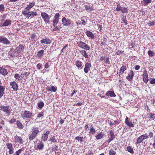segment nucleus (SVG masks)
Listing matches in <instances>:
<instances>
[{"instance_id":"nucleus-1","label":"nucleus","mask_w":155,"mask_h":155,"mask_svg":"<svg viewBox=\"0 0 155 155\" xmlns=\"http://www.w3.org/2000/svg\"><path fill=\"white\" fill-rule=\"evenodd\" d=\"M22 14L24 15L27 18L29 19L31 17H33L38 15L37 13L34 12H27L26 11H23Z\"/></svg>"},{"instance_id":"nucleus-2","label":"nucleus","mask_w":155,"mask_h":155,"mask_svg":"<svg viewBox=\"0 0 155 155\" xmlns=\"http://www.w3.org/2000/svg\"><path fill=\"white\" fill-rule=\"evenodd\" d=\"M32 114L28 110L22 111L21 112V116L24 119L29 118L31 117Z\"/></svg>"},{"instance_id":"nucleus-3","label":"nucleus","mask_w":155,"mask_h":155,"mask_svg":"<svg viewBox=\"0 0 155 155\" xmlns=\"http://www.w3.org/2000/svg\"><path fill=\"white\" fill-rule=\"evenodd\" d=\"M11 107L9 106H0V110H2L5 112H6L8 116L10 114V110L11 109Z\"/></svg>"},{"instance_id":"nucleus-4","label":"nucleus","mask_w":155,"mask_h":155,"mask_svg":"<svg viewBox=\"0 0 155 155\" xmlns=\"http://www.w3.org/2000/svg\"><path fill=\"white\" fill-rule=\"evenodd\" d=\"M77 44L80 48L84 49L89 50L90 49V47L88 45L82 41L78 42Z\"/></svg>"},{"instance_id":"nucleus-5","label":"nucleus","mask_w":155,"mask_h":155,"mask_svg":"<svg viewBox=\"0 0 155 155\" xmlns=\"http://www.w3.org/2000/svg\"><path fill=\"white\" fill-rule=\"evenodd\" d=\"M60 15L59 13H56L52 21L53 22V25L54 27L58 23L59 20Z\"/></svg>"},{"instance_id":"nucleus-6","label":"nucleus","mask_w":155,"mask_h":155,"mask_svg":"<svg viewBox=\"0 0 155 155\" xmlns=\"http://www.w3.org/2000/svg\"><path fill=\"white\" fill-rule=\"evenodd\" d=\"M41 16L45 22L48 23L49 21L50 18L49 15L45 12H42L41 13Z\"/></svg>"},{"instance_id":"nucleus-7","label":"nucleus","mask_w":155,"mask_h":155,"mask_svg":"<svg viewBox=\"0 0 155 155\" xmlns=\"http://www.w3.org/2000/svg\"><path fill=\"white\" fill-rule=\"evenodd\" d=\"M148 138V136L146 135V134L142 135L139 137L136 143V144L137 145V144L140 143L142 142L144 140Z\"/></svg>"},{"instance_id":"nucleus-8","label":"nucleus","mask_w":155,"mask_h":155,"mask_svg":"<svg viewBox=\"0 0 155 155\" xmlns=\"http://www.w3.org/2000/svg\"><path fill=\"white\" fill-rule=\"evenodd\" d=\"M62 24L64 26H67L70 25L71 23V22L69 19H67L65 17H63L61 20Z\"/></svg>"},{"instance_id":"nucleus-9","label":"nucleus","mask_w":155,"mask_h":155,"mask_svg":"<svg viewBox=\"0 0 155 155\" xmlns=\"http://www.w3.org/2000/svg\"><path fill=\"white\" fill-rule=\"evenodd\" d=\"M0 42L5 45H8L10 43V41L4 36L0 37Z\"/></svg>"},{"instance_id":"nucleus-10","label":"nucleus","mask_w":155,"mask_h":155,"mask_svg":"<svg viewBox=\"0 0 155 155\" xmlns=\"http://www.w3.org/2000/svg\"><path fill=\"white\" fill-rule=\"evenodd\" d=\"M50 131H47L45 132H44L43 134L42 135L41 137L42 140L44 141H46L48 137V135Z\"/></svg>"},{"instance_id":"nucleus-11","label":"nucleus","mask_w":155,"mask_h":155,"mask_svg":"<svg viewBox=\"0 0 155 155\" xmlns=\"http://www.w3.org/2000/svg\"><path fill=\"white\" fill-rule=\"evenodd\" d=\"M10 85L12 87V88L14 91H17L18 89L17 84L15 81L10 82Z\"/></svg>"},{"instance_id":"nucleus-12","label":"nucleus","mask_w":155,"mask_h":155,"mask_svg":"<svg viewBox=\"0 0 155 155\" xmlns=\"http://www.w3.org/2000/svg\"><path fill=\"white\" fill-rule=\"evenodd\" d=\"M128 76L126 77V78L129 81H131L134 76V73L132 71H130L128 74Z\"/></svg>"},{"instance_id":"nucleus-13","label":"nucleus","mask_w":155,"mask_h":155,"mask_svg":"<svg viewBox=\"0 0 155 155\" xmlns=\"http://www.w3.org/2000/svg\"><path fill=\"white\" fill-rule=\"evenodd\" d=\"M91 64L90 63H87L85 65V67L84 69V71L85 73H87L88 71L90 70Z\"/></svg>"},{"instance_id":"nucleus-14","label":"nucleus","mask_w":155,"mask_h":155,"mask_svg":"<svg viewBox=\"0 0 155 155\" xmlns=\"http://www.w3.org/2000/svg\"><path fill=\"white\" fill-rule=\"evenodd\" d=\"M40 42L42 44H50L51 42V40L48 38L43 39L40 41Z\"/></svg>"},{"instance_id":"nucleus-15","label":"nucleus","mask_w":155,"mask_h":155,"mask_svg":"<svg viewBox=\"0 0 155 155\" xmlns=\"http://www.w3.org/2000/svg\"><path fill=\"white\" fill-rule=\"evenodd\" d=\"M24 46L22 45H20L15 50L18 53H20L23 51Z\"/></svg>"},{"instance_id":"nucleus-16","label":"nucleus","mask_w":155,"mask_h":155,"mask_svg":"<svg viewBox=\"0 0 155 155\" xmlns=\"http://www.w3.org/2000/svg\"><path fill=\"white\" fill-rule=\"evenodd\" d=\"M0 73L4 76H5L8 74V72L6 69H5L2 67H0Z\"/></svg>"},{"instance_id":"nucleus-17","label":"nucleus","mask_w":155,"mask_h":155,"mask_svg":"<svg viewBox=\"0 0 155 155\" xmlns=\"http://www.w3.org/2000/svg\"><path fill=\"white\" fill-rule=\"evenodd\" d=\"M44 147V143L42 141H40L37 144V149L39 150H42L43 149Z\"/></svg>"},{"instance_id":"nucleus-18","label":"nucleus","mask_w":155,"mask_h":155,"mask_svg":"<svg viewBox=\"0 0 155 155\" xmlns=\"http://www.w3.org/2000/svg\"><path fill=\"white\" fill-rule=\"evenodd\" d=\"M15 138L16 141L20 144H22L24 142L21 137L16 136Z\"/></svg>"},{"instance_id":"nucleus-19","label":"nucleus","mask_w":155,"mask_h":155,"mask_svg":"<svg viewBox=\"0 0 155 155\" xmlns=\"http://www.w3.org/2000/svg\"><path fill=\"white\" fill-rule=\"evenodd\" d=\"M129 118L126 117L125 118V122L126 124L130 127H134V125L131 122H130L128 120Z\"/></svg>"},{"instance_id":"nucleus-20","label":"nucleus","mask_w":155,"mask_h":155,"mask_svg":"<svg viewBox=\"0 0 155 155\" xmlns=\"http://www.w3.org/2000/svg\"><path fill=\"white\" fill-rule=\"evenodd\" d=\"M106 95L107 96H110L111 97H114L116 96V95L114 91H107L106 93Z\"/></svg>"},{"instance_id":"nucleus-21","label":"nucleus","mask_w":155,"mask_h":155,"mask_svg":"<svg viewBox=\"0 0 155 155\" xmlns=\"http://www.w3.org/2000/svg\"><path fill=\"white\" fill-rule=\"evenodd\" d=\"M126 66L125 65H123L120 68L118 74L119 75L122 74L126 70Z\"/></svg>"},{"instance_id":"nucleus-22","label":"nucleus","mask_w":155,"mask_h":155,"mask_svg":"<svg viewBox=\"0 0 155 155\" xmlns=\"http://www.w3.org/2000/svg\"><path fill=\"white\" fill-rule=\"evenodd\" d=\"M80 53L85 58H89V56L86 53L85 50H82L80 52Z\"/></svg>"},{"instance_id":"nucleus-23","label":"nucleus","mask_w":155,"mask_h":155,"mask_svg":"<svg viewBox=\"0 0 155 155\" xmlns=\"http://www.w3.org/2000/svg\"><path fill=\"white\" fill-rule=\"evenodd\" d=\"M75 65L79 69H81L82 68V63L79 61H77L76 62Z\"/></svg>"},{"instance_id":"nucleus-24","label":"nucleus","mask_w":155,"mask_h":155,"mask_svg":"<svg viewBox=\"0 0 155 155\" xmlns=\"http://www.w3.org/2000/svg\"><path fill=\"white\" fill-rule=\"evenodd\" d=\"M86 34L87 36L93 39L94 38V36L93 33L89 31H87L86 32Z\"/></svg>"},{"instance_id":"nucleus-25","label":"nucleus","mask_w":155,"mask_h":155,"mask_svg":"<svg viewBox=\"0 0 155 155\" xmlns=\"http://www.w3.org/2000/svg\"><path fill=\"white\" fill-rule=\"evenodd\" d=\"M151 0H143L141 1V4L142 5L146 6L148 3H151Z\"/></svg>"},{"instance_id":"nucleus-26","label":"nucleus","mask_w":155,"mask_h":155,"mask_svg":"<svg viewBox=\"0 0 155 155\" xmlns=\"http://www.w3.org/2000/svg\"><path fill=\"white\" fill-rule=\"evenodd\" d=\"M35 3H30L29 5L26 7L25 9L26 11H29L31 8H32L35 5Z\"/></svg>"},{"instance_id":"nucleus-27","label":"nucleus","mask_w":155,"mask_h":155,"mask_svg":"<svg viewBox=\"0 0 155 155\" xmlns=\"http://www.w3.org/2000/svg\"><path fill=\"white\" fill-rule=\"evenodd\" d=\"M37 134L32 132L29 138V140L31 141L33 140L36 136Z\"/></svg>"},{"instance_id":"nucleus-28","label":"nucleus","mask_w":155,"mask_h":155,"mask_svg":"<svg viewBox=\"0 0 155 155\" xmlns=\"http://www.w3.org/2000/svg\"><path fill=\"white\" fill-rule=\"evenodd\" d=\"M16 123L18 127L20 129H22L23 128V126L20 122L19 120H17L16 121Z\"/></svg>"},{"instance_id":"nucleus-29","label":"nucleus","mask_w":155,"mask_h":155,"mask_svg":"<svg viewBox=\"0 0 155 155\" xmlns=\"http://www.w3.org/2000/svg\"><path fill=\"white\" fill-rule=\"evenodd\" d=\"M11 21L10 20L7 19L4 21L3 24V26H8L9 25L11 24Z\"/></svg>"},{"instance_id":"nucleus-30","label":"nucleus","mask_w":155,"mask_h":155,"mask_svg":"<svg viewBox=\"0 0 155 155\" xmlns=\"http://www.w3.org/2000/svg\"><path fill=\"white\" fill-rule=\"evenodd\" d=\"M44 51L43 50H41L38 52L37 56L39 58L41 57L44 55Z\"/></svg>"},{"instance_id":"nucleus-31","label":"nucleus","mask_w":155,"mask_h":155,"mask_svg":"<svg viewBox=\"0 0 155 155\" xmlns=\"http://www.w3.org/2000/svg\"><path fill=\"white\" fill-rule=\"evenodd\" d=\"M95 132V130L93 126L91 125L90 127V131L89 133L92 134H94Z\"/></svg>"},{"instance_id":"nucleus-32","label":"nucleus","mask_w":155,"mask_h":155,"mask_svg":"<svg viewBox=\"0 0 155 155\" xmlns=\"http://www.w3.org/2000/svg\"><path fill=\"white\" fill-rule=\"evenodd\" d=\"M117 123L118 124L119 123V120H117V121H114L112 120H110V123L109 124H110V125L111 126H112L113 125H115Z\"/></svg>"},{"instance_id":"nucleus-33","label":"nucleus","mask_w":155,"mask_h":155,"mask_svg":"<svg viewBox=\"0 0 155 155\" xmlns=\"http://www.w3.org/2000/svg\"><path fill=\"white\" fill-rule=\"evenodd\" d=\"M83 137H81L79 136H77L75 138V139L76 140L78 141V142H79L81 143L83 141Z\"/></svg>"},{"instance_id":"nucleus-34","label":"nucleus","mask_w":155,"mask_h":155,"mask_svg":"<svg viewBox=\"0 0 155 155\" xmlns=\"http://www.w3.org/2000/svg\"><path fill=\"white\" fill-rule=\"evenodd\" d=\"M57 87L56 86H52L51 87L50 91L55 92L57 91Z\"/></svg>"},{"instance_id":"nucleus-35","label":"nucleus","mask_w":155,"mask_h":155,"mask_svg":"<svg viewBox=\"0 0 155 155\" xmlns=\"http://www.w3.org/2000/svg\"><path fill=\"white\" fill-rule=\"evenodd\" d=\"M104 136V134L102 132L100 133L96 136V138L97 140L101 139Z\"/></svg>"},{"instance_id":"nucleus-36","label":"nucleus","mask_w":155,"mask_h":155,"mask_svg":"<svg viewBox=\"0 0 155 155\" xmlns=\"http://www.w3.org/2000/svg\"><path fill=\"white\" fill-rule=\"evenodd\" d=\"M85 7L86 10L88 12L91 11L93 10V9L92 7L87 5H85Z\"/></svg>"},{"instance_id":"nucleus-37","label":"nucleus","mask_w":155,"mask_h":155,"mask_svg":"<svg viewBox=\"0 0 155 155\" xmlns=\"http://www.w3.org/2000/svg\"><path fill=\"white\" fill-rule=\"evenodd\" d=\"M32 132L37 134L39 132L38 128L36 127H34L33 128Z\"/></svg>"},{"instance_id":"nucleus-38","label":"nucleus","mask_w":155,"mask_h":155,"mask_svg":"<svg viewBox=\"0 0 155 155\" xmlns=\"http://www.w3.org/2000/svg\"><path fill=\"white\" fill-rule=\"evenodd\" d=\"M127 150L130 153L132 154H133L134 153L133 149L130 147L128 146L127 147Z\"/></svg>"},{"instance_id":"nucleus-39","label":"nucleus","mask_w":155,"mask_h":155,"mask_svg":"<svg viewBox=\"0 0 155 155\" xmlns=\"http://www.w3.org/2000/svg\"><path fill=\"white\" fill-rule=\"evenodd\" d=\"M110 138L113 140L115 138V135L113 131L112 130H110Z\"/></svg>"},{"instance_id":"nucleus-40","label":"nucleus","mask_w":155,"mask_h":155,"mask_svg":"<svg viewBox=\"0 0 155 155\" xmlns=\"http://www.w3.org/2000/svg\"><path fill=\"white\" fill-rule=\"evenodd\" d=\"M44 104L43 102H40L38 103V107L41 109L44 106Z\"/></svg>"},{"instance_id":"nucleus-41","label":"nucleus","mask_w":155,"mask_h":155,"mask_svg":"<svg viewBox=\"0 0 155 155\" xmlns=\"http://www.w3.org/2000/svg\"><path fill=\"white\" fill-rule=\"evenodd\" d=\"M116 152L112 149H111L109 150V154L110 155H115Z\"/></svg>"},{"instance_id":"nucleus-42","label":"nucleus","mask_w":155,"mask_h":155,"mask_svg":"<svg viewBox=\"0 0 155 155\" xmlns=\"http://www.w3.org/2000/svg\"><path fill=\"white\" fill-rule=\"evenodd\" d=\"M6 145L7 146V148L8 149H11L13 147L12 144L11 143H8L6 144Z\"/></svg>"},{"instance_id":"nucleus-43","label":"nucleus","mask_w":155,"mask_h":155,"mask_svg":"<svg viewBox=\"0 0 155 155\" xmlns=\"http://www.w3.org/2000/svg\"><path fill=\"white\" fill-rule=\"evenodd\" d=\"M23 151L22 149H20L16 151L13 154V155H19L21 153V152Z\"/></svg>"},{"instance_id":"nucleus-44","label":"nucleus","mask_w":155,"mask_h":155,"mask_svg":"<svg viewBox=\"0 0 155 155\" xmlns=\"http://www.w3.org/2000/svg\"><path fill=\"white\" fill-rule=\"evenodd\" d=\"M147 53L149 56L150 57H152L154 55V53L151 50H149L147 52Z\"/></svg>"},{"instance_id":"nucleus-45","label":"nucleus","mask_w":155,"mask_h":155,"mask_svg":"<svg viewBox=\"0 0 155 155\" xmlns=\"http://www.w3.org/2000/svg\"><path fill=\"white\" fill-rule=\"evenodd\" d=\"M121 11L122 12L124 13H126L127 12V8L123 7H122Z\"/></svg>"},{"instance_id":"nucleus-46","label":"nucleus","mask_w":155,"mask_h":155,"mask_svg":"<svg viewBox=\"0 0 155 155\" xmlns=\"http://www.w3.org/2000/svg\"><path fill=\"white\" fill-rule=\"evenodd\" d=\"M5 10V7L3 4L0 5V12H2Z\"/></svg>"},{"instance_id":"nucleus-47","label":"nucleus","mask_w":155,"mask_h":155,"mask_svg":"<svg viewBox=\"0 0 155 155\" xmlns=\"http://www.w3.org/2000/svg\"><path fill=\"white\" fill-rule=\"evenodd\" d=\"M49 141H50L51 142L54 143L56 142V140L55 139V137L54 136H53L51 138Z\"/></svg>"},{"instance_id":"nucleus-48","label":"nucleus","mask_w":155,"mask_h":155,"mask_svg":"<svg viewBox=\"0 0 155 155\" xmlns=\"http://www.w3.org/2000/svg\"><path fill=\"white\" fill-rule=\"evenodd\" d=\"M143 81L145 83H147L148 81V76H143Z\"/></svg>"},{"instance_id":"nucleus-49","label":"nucleus","mask_w":155,"mask_h":155,"mask_svg":"<svg viewBox=\"0 0 155 155\" xmlns=\"http://www.w3.org/2000/svg\"><path fill=\"white\" fill-rule=\"evenodd\" d=\"M54 27L55 28H54L52 30V31H57L58 30L60 29L61 28V27H60L58 26H55Z\"/></svg>"},{"instance_id":"nucleus-50","label":"nucleus","mask_w":155,"mask_h":155,"mask_svg":"<svg viewBox=\"0 0 155 155\" xmlns=\"http://www.w3.org/2000/svg\"><path fill=\"white\" fill-rule=\"evenodd\" d=\"M153 134L152 132L150 131L148 133V137H149L151 138L153 137Z\"/></svg>"},{"instance_id":"nucleus-51","label":"nucleus","mask_w":155,"mask_h":155,"mask_svg":"<svg viewBox=\"0 0 155 155\" xmlns=\"http://www.w3.org/2000/svg\"><path fill=\"white\" fill-rule=\"evenodd\" d=\"M122 7L120 6V5H117V7L116 9V10L117 11L121 10Z\"/></svg>"},{"instance_id":"nucleus-52","label":"nucleus","mask_w":155,"mask_h":155,"mask_svg":"<svg viewBox=\"0 0 155 155\" xmlns=\"http://www.w3.org/2000/svg\"><path fill=\"white\" fill-rule=\"evenodd\" d=\"M8 152L10 154H12L14 153V148H13L9 149Z\"/></svg>"},{"instance_id":"nucleus-53","label":"nucleus","mask_w":155,"mask_h":155,"mask_svg":"<svg viewBox=\"0 0 155 155\" xmlns=\"http://www.w3.org/2000/svg\"><path fill=\"white\" fill-rule=\"evenodd\" d=\"M104 59V60L105 62L107 63L109 62V58H108L107 57H105Z\"/></svg>"},{"instance_id":"nucleus-54","label":"nucleus","mask_w":155,"mask_h":155,"mask_svg":"<svg viewBox=\"0 0 155 155\" xmlns=\"http://www.w3.org/2000/svg\"><path fill=\"white\" fill-rule=\"evenodd\" d=\"M155 22L154 21H153L152 22H150L148 23V24L149 26H153L155 25Z\"/></svg>"},{"instance_id":"nucleus-55","label":"nucleus","mask_w":155,"mask_h":155,"mask_svg":"<svg viewBox=\"0 0 155 155\" xmlns=\"http://www.w3.org/2000/svg\"><path fill=\"white\" fill-rule=\"evenodd\" d=\"M15 77L16 79L19 80V78H20V76L18 74H16L15 75Z\"/></svg>"},{"instance_id":"nucleus-56","label":"nucleus","mask_w":155,"mask_h":155,"mask_svg":"<svg viewBox=\"0 0 155 155\" xmlns=\"http://www.w3.org/2000/svg\"><path fill=\"white\" fill-rule=\"evenodd\" d=\"M143 76H148V74L147 73V72L146 70H144L143 71Z\"/></svg>"},{"instance_id":"nucleus-57","label":"nucleus","mask_w":155,"mask_h":155,"mask_svg":"<svg viewBox=\"0 0 155 155\" xmlns=\"http://www.w3.org/2000/svg\"><path fill=\"white\" fill-rule=\"evenodd\" d=\"M44 116V114L42 112L39 113L37 117L38 118H40Z\"/></svg>"},{"instance_id":"nucleus-58","label":"nucleus","mask_w":155,"mask_h":155,"mask_svg":"<svg viewBox=\"0 0 155 155\" xmlns=\"http://www.w3.org/2000/svg\"><path fill=\"white\" fill-rule=\"evenodd\" d=\"M42 65L40 63H38L37 65V68L38 69H40L41 68Z\"/></svg>"},{"instance_id":"nucleus-59","label":"nucleus","mask_w":155,"mask_h":155,"mask_svg":"<svg viewBox=\"0 0 155 155\" xmlns=\"http://www.w3.org/2000/svg\"><path fill=\"white\" fill-rule=\"evenodd\" d=\"M80 24L83 25H85L86 24V22L84 20L82 19L80 21Z\"/></svg>"},{"instance_id":"nucleus-60","label":"nucleus","mask_w":155,"mask_h":155,"mask_svg":"<svg viewBox=\"0 0 155 155\" xmlns=\"http://www.w3.org/2000/svg\"><path fill=\"white\" fill-rule=\"evenodd\" d=\"M16 122V119L15 118H13L10 120H9V122L10 123H13Z\"/></svg>"},{"instance_id":"nucleus-61","label":"nucleus","mask_w":155,"mask_h":155,"mask_svg":"<svg viewBox=\"0 0 155 155\" xmlns=\"http://www.w3.org/2000/svg\"><path fill=\"white\" fill-rule=\"evenodd\" d=\"M140 66L138 65H136L135 66V69L136 70H138L140 68Z\"/></svg>"},{"instance_id":"nucleus-62","label":"nucleus","mask_w":155,"mask_h":155,"mask_svg":"<svg viewBox=\"0 0 155 155\" xmlns=\"http://www.w3.org/2000/svg\"><path fill=\"white\" fill-rule=\"evenodd\" d=\"M150 119H153V120L155 118L154 117V114H153L152 113H150Z\"/></svg>"},{"instance_id":"nucleus-63","label":"nucleus","mask_w":155,"mask_h":155,"mask_svg":"<svg viewBox=\"0 0 155 155\" xmlns=\"http://www.w3.org/2000/svg\"><path fill=\"white\" fill-rule=\"evenodd\" d=\"M150 83L151 84H155V79H152L150 81Z\"/></svg>"},{"instance_id":"nucleus-64","label":"nucleus","mask_w":155,"mask_h":155,"mask_svg":"<svg viewBox=\"0 0 155 155\" xmlns=\"http://www.w3.org/2000/svg\"><path fill=\"white\" fill-rule=\"evenodd\" d=\"M153 146L154 148H155V136H154L153 137Z\"/></svg>"}]
</instances>
